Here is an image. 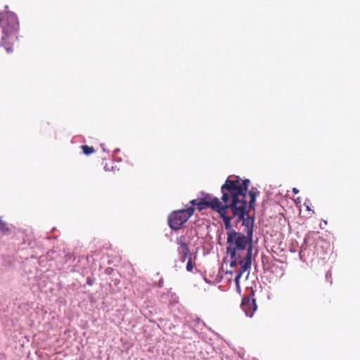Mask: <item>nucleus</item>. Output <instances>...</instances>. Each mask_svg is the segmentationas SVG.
Segmentation results:
<instances>
[{
    "mask_svg": "<svg viewBox=\"0 0 360 360\" xmlns=\"http://www.w3.org/2000/svg\"><path fill=\"white\" fill-rule=\"evenodd\" d=\"M221 200L210 194H207L203 198L194 199L190 201V203L197 206L199 211L206 208H210L212 210L217 212L223 219L226 230L229 231L233 230L231 227V221L235 217H238V220L243 221V225L245 224V218L249 217V210L244 207L238 205L233 207L232 202L228 200L227 195L225 193L221 196Z\"/></svg>",
    "mask_w": 360,
    "mask_h": 360,
    "instance_id": "1",
    "label": "nucleus"
},
{
    "mask_svg": "<svg viewBox=\"0 0 360 360\" xmlns=\"http://www.w3.org/2000/svg\"><path fill=\"white\" fill-rule=\"evenodd\" d=\"M249 179H244L242 184L239 179L231 180L227 179L225 183L221 186L222 195H227L228 200L232 202L233 207L236 204L244 207L249 210L255 209V202L259 192L255 188H252L248 192L249 200L248 201L247 193L250 184Z\"/></svg>",
    "mask_w": 360,
    "mask_h": 360,
    "instance_id": "2",
    "label": "nucleus"
},
{
    "mask_svg": "<svg viewBox=\"0 0 360 360\" xmlns=\"http://www.w3.org/2000/svg\"><path fill=\"white\" fill-rule=\"evenodd\" d=\"M0 28L1 29V45L9 53L18 39L19 22L17 15L11 11L0 13Z\"/></svg>",
    "mask_w": 360,
    "mask_h": 360,
    "instance_id": "3",
    "label": "nucleus"
},
{
    "mask_svg": "<svg viewBox=\"0 0 360 360\" xmlns=\"http://www.w3.org/2000/svg\"><path fill=\"white\" fill-rule=\"evenodd\" d=\"M252 225L247 224L246 236L235 230L229 231L227 233V243L229 246L226 248V252L230 258L243 256L249 248H251V255L252 254Z\"/></svg>",
    "mask_w": 360,
    "mask_h": 360,
    "instance_id": "4",
    "label": "nucleus"
},
{
    "mask_svg": "<svg viewBox=\"0 0 360 360\" xmlns=\"http://www.w3.org/2000/svg\"><path fill=\"white\" fill-rule=\"evenodd\" d=\"M193 205L186 206V209L172 212L168 217V224L172 230H179L182 226L193 214L195 208Z\"/></svg>",
    "mask_w": 360,
    "mask_h": 360,
    "instance_id": "5",
    "label": "nucleus"
},
{
    "mask_svg": "<svg viewBox=\"0 0 360 360\" xmlns=\"http://www.w3.org/2000/svg\"><path fill=\"white\" fill-rule=\"evenodd\" d=\"M231 267H236L238 265H240V269H238L237 274L235 277V282L236 284L238 283L240 278L242 277L243 274L248 271L252 264V255H251V248H249L246 250V252L243 253V256L236 257L235 258H230Z\"/></svg>",
    "mask_w": 360,
    "mask_h": 360,
    "instance_id": "6",
    "label": "nucleus"
},
{
    "mask_svg": "<svg viewBox=\"0 0 360 360\" xmlns=\"http://www.w3.org/2000/svg\"><path fill=\"white\" fill-rule=\"evenodd\" d=\"M255 300L250 297H244L241 302V308L247 316L252 317L257 309Z\"/></svg>",
    "mask_w": 360,
    "mask_h": 360,
    "instance_id": "7",
    "label": "nucleus"
},
{
    "mask_svg": "<svg viewBox=\"0 0 360 360\" xmlns=\"http://www.w3.org/2000/svg\"><path fill=\"white\" fill-rule=\"evenodd\" d=\"M176 243L178 245L177 252L182 250L189 249L186 236L179 237L176 240Z\"/></svg>",
    "mask_w": 360,
    "mask_h": 360,
    "instance_id": "8",
    "label": "nucleus"
},
{
    "mask_svg": "<svg viewBox=\"0 0 360 360\" xmlns=\"http://www.w3.org/2000/svg\"><path fill=\"white\" fill-rule=\"evenodd\" d=\"M0 231L4 235L10 234L11 232L8 224L2 220L1 217H0Z\"/></svg>",
    "mask_w": 360,
    "mask_h": 360,
    "instance_id": "9",
    "label": "nucleus"
},
{
    "mask_svg": "<svg viewBox=\"0 0 360 360\" xmlns=\"http://www.w3.org/2000/svg\"><path fill=\"white\" fill-rule=\"evenodd\" d=\"M178 253H179V255L180 256V261L182 263L185 262L186 259H188V257H191V256H192L189 249L182 250L181 251H178Z\"/></svg>",
    "mask_w": 360,
    "mask_h": 360,
    "instance_id": "10",
    "label": "nucleus"
},
{
    "mask_svg": "<svg viewBox=\"0 0 360 360\" xmlns=\"http://www.w3.org/2000/svg\"><path fill=\"white\" fill-rule=\"evenodd\" d=\"M81 148L82 150V152L84 154L86 155H89L94 153H95L96 150L92 146H89L87 145H83L81 146Z\"/></svg>",
    "mask_w": 360,
    "mask_h": 360,
    "instance_id": "11",
    "label": "nucleus"
},
{
    "mask_svg": "<svg viewBox=\"0 0 360 360\" xmlns=\"http://www.w3.org/2000/svg\"><path fill=\"white\" fill-rule=\"evenodd\" d=\"M195 265V264L192 261V257H189L186 267V270L190 272L192 271Z\"/></svg>",
    "mask_w": 360,
    "mask_h": 360,
    "instance_id": "12",
    "label": "nucleus"
},
{
    "mask_svg": "<svg viewBox=\"0 0 360 360\" xmlns=\"http://www.w3.org/2000/svg\"><path fill=\"white\" fill-rule=\"evenodd\" d=\"M292 192H293L294 193L297 194V193H298L299 190H298L297 188H292Z\"/></svg>",
    "mask_w": 360,
    "mask_h": 360,
    "instance_id": "13",
    "label": "nucleus"
},
{
    "mask_svg": "<svg viewBox=\"0 0 360 360\" xmlns=\"http://www.w3.org/2000/svg\"><path fill=\"white\" fill-rule=\"evenodd\" d=\"M87 283H88L89 285H92V283H91V282L90 281H87Z\"/></svg>",
    "mask_w": 360,
    "mask_h": 360,
    "instance_id": "14",
    "label": "nucleus"
},
{
    "mask_svg": "<svg viewBox=\"0 0 360 360\" xmlns=\"http://www.w3.org/2000/svg\"><path fill=\"white\" fill-rule=\"evenodd\" d=\"M307 210H310L309 206L306 205Z\"/></svg>",
    "mask_w": 360,
    "mask_h": 360,
    "instance_id": "15",
    "label": "nucleus"
}]
</instances>
